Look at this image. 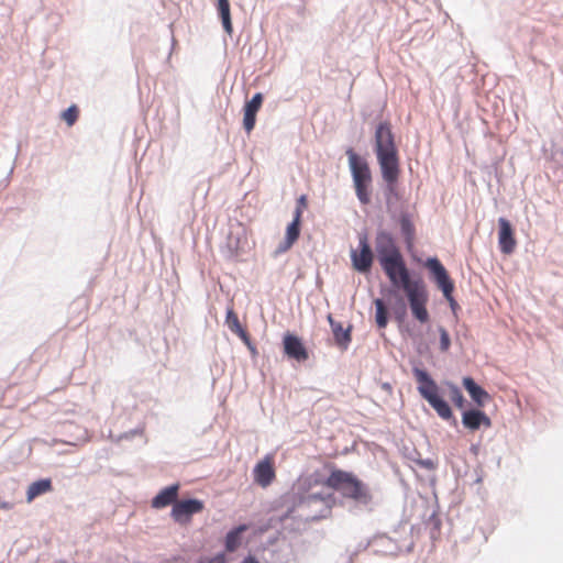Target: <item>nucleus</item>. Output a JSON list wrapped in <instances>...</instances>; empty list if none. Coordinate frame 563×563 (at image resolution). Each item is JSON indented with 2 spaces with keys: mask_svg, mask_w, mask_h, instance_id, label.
Wrapping results in <instances>:
<instances>
[{
  "mask_svg": "<svg viewBox=\"0 0 563 563\" xmlns=\"http://www.w3.org/2000/svg\"><path fill=\"white\" fill-rule=\"evenodd\" d=\"M375 152L382 177L391 191L399 177V161L394 135L387 122H380L375 130Z\"/></svg>",
  "mask_w": 563,
  "mask_h": 563,
  "instance_id": "1",
  "label": "nucleus"
},
{
  "mask_svg": "<svg viewBox=\"0 0 563 563\" xmlns=\"http://www.w3.org/2000/svg\"><path fill=\"white\" fill-rule=\"evenodd\" d=\"M380 266L387 275L391 287L395 289L394 291H390L395 295V301L391 306L393 313L396 320L402 322L407 317V303L405 298L398 294V290L402 289L405 291L422 283V280L411 279L409 269L406 266L402 255L391 260L387 258Z\"/></svg>",
  "mask_w": 563,
  "mask_h": 563,
  "instance_id": "2",
  "label": "nucleus"
},
{
  "mask_svg": "<svg viewBox=\"0 0 563 563\" xmlns=\"http://www.w3.org/2000/svg\"><path fill=\"white\" fill-rule=\"evenodd\" d=\"M325 483L328 487L338 490L342 496L353 499L358 505L366 506L372 501V495L367 485L352 473L333 471Z\"/></svg>",
  "mask_w": 563,
  "mask_h": 563,
  "instance_id": "3",
  "label": "nucleus"
},
{
  "mask_svg": "<svg viewBox=\"0 0 563 563\" xmlns=\"http://www.w3.org/2000/svg\"><path fill=\"white\" fill-rule=\"evenodd\" d=\"M412 373L419 383L417 389L421 397L428 401L441 419H453L455 424L456 420L453 418V412L449 404L440 397L439 387L434 379L424 369L419 367H413Z\"/></svg>",
  "mask_w": 563,
  "mask_h": 563,
  "instance_id": "4",
  "label": "nucleus"
},
{
  "mask_svg": "<svg viewBox=\"0 0 563 563\" xmlns=\"http://www.w3.org/2000/svg\"><path fill=\"white\" fill-rule=\"evenodd\" d=\"M334 504V498L330 493H311L305 496L299 507L307 510V517L312 520L327 518Z\"/></svg>",
  "mask_w": 563,
  "mask_h": 563,
  "instance_id": "5",
  "label": "nucleus"
},
{
  "mask_svg": "<svg viewBox=\"0 0 563 563\" xmlns=\"http://www.w3.org/2000/svg\"><path fill=\"white\" fill-rule=\"evenodd\" d=\"M412 316L420 322L429 321L427 303L429 300L428 291L422 283L405 290Z\"/></svg>",
  "mask_w": 563,
  "mask_h": 563,
  "instance_id": "6",
  "label": "nucleus"
},
{
  "mask_svg": "<svg viewBox=\"0 0 563 563\" xmlns=\"http://www.w3.org/2000/svg\"><path fill=\"white\" fill-rule=\"evenodd\" d=\"M424 266L429 269L432 275L433 280L437 283L438 287L442 290L444 298L448 301L453 302L452 292L454 289V285L449 277V274L445 267L441 264V262L437 257H429Z\"/></svg>",
  "mask_w": 563,
  "mask_h": 563,
  "instance_id": "7",
  "label": "nucleus"
},
{
  "mask_svg": "<svg viewBox=\"0 0 563 563\" xmlns=\"http://www.w3.org/2000/svg\"><path fill=\"white\" fill-rule=\"evenodd\" d=\"M360 252L356 250L351 251V261L355 271L360 273H367L373 264V252L368 244L366 234L358 236Z\"/></svg>",
  "mask_w": 563,
  "mask_h": 563,
  "instance_id": "8",
  "label": "nucleus"
},
{
  "mask_svg": "<svg viewBox=\"0 0 563 563\" xmlns=\"http://www.w3.org/2000/svg\"><path fill=\"white\" fill-rule=\"evenodd\" d=\"M375 250L380 265H383L387 258L391 260L401 255L396 246L393 235L386 231H379L377 233L375 239Z\"/></svg>",
  "mask_w": 563,
  "mask_h": 563,
  "instance_id": "9",
  "label": "nucleus"
},
{
  "mask_svg": "<svg viewBox=\"0 0 563 563\" xmlns=\"http://www.w3.org/2000/svg\"><path fill=\"white\" fill-rule=\"evenodd\" d=\"M203 509V503L199 499H186L176 501L173 505L170 516L179 523L186 522L195 514L200 512Z\"/></svg>",
  "mask_w": 563,
  "mask_h": 563,
  "instance_id": "10",
  "label": "nucleus"
},
{
  "mask_svg": "<svg viewBox=\"0 0 563 563\" xmlns=\"http://www.w3.org/2000/svg\"><path fill=\"white\" fill-rule=\"evenodd\" d=\"M346 155L353 183H371L372 176L366 161L361 158L352 148L346 151Z\"/></svg>",
  "mask_w": 563,
  "mask_h": 563,
  "instance_id": "11",
  "label": "nucleus"
},
{
  "mask_svg": "<svg viewBox=\"0 0 563 563\" xmlns=\"http://www.w3.org/2000/svg\"><path fill=\"white\" fill-rule=\"evenodd\" d=\"M284 353L299 363L308 360V352L300 338L295 334L286 333L283 339Z\"/></svg>",
  "mask_w": 563,
  "mask_h": 563,
  "instance_id": "12",
  "label": "nucleus"
},
{
  "mask_svg": "<svg viewBox=\"0 0 563 563\" xmlns=\"http://www.w3.org/2000/svg\"><path fill=\"white\" fill-rule=\"evenodd\" d=\"M498 244L504 254H511L516 247V241L510 222L506 218L498 219Z\"/></svg>",
  "mask_w": 563,
  "mask_h": 563,
  "instance_id": "13",
  "label": "nucleus"
},
{
  "mask_svg": "<svg viewBox=\"0 0 563 563\" xmlns=\"http://www.w3.org/2000/svg\"><path fill=\"white\" fill-rule=\"evenodd\" d=\"M462 424L471 430L475 431L481 428V426H484L486 428H489L492 426L490 418L483 411L478 409H470L465 410L462 413Z\"/></svg>",
  "mask_w": 563,
  "mask_h": 563,
  "instance_id": "14",
  "label": "nucleus"
},
{
  "mask_svg": "<svg viewBox=\"0 0 563 563\" xmlns=\"http://www.w3.org/2000/svg\"><path fill=\"white\" fill-rule=\"evenodd\" d=\"M263 101L261 92L255 93L244 107L243 126L246 132H251L254 129L256 121V113L260 110Z\"/></svg>",
  "mask_w": 563,
  "mask_h": 563,
  "instance_id": "15",
  "label": "nucleus"
},
{
  "mask_svg": "<svg viewBox=\"0 0 563 563\" xmlns=\"http://www.w3.org/2000/svg\"><path fill=\"white\" fill-rule=\"evenodd\" d=\"M463 386L467 390L472 400L478 407H484L490 400L489 394L479 385H477L472 377H464Z\"/></svg>",
  "mask_w": 563,
  "mask_h": 563,
  "instance_id": "16",
  "label": "nucleus"
},
{
  "mask_svg": "<svg viewBox=\"0 0 563 563\" xmlns=\"http://www.w3.org/2000/svg\"><path fill=\"white\" fill-rule=\"evenodd\" d=\"M225 323L228 325V328L233 332L235 333L236 335H239V338L247 345V347L252 351V352H255V347L252 345L251 341H250V338H249V334L246 333V331L241 327L240 324V321H239V318L238 316L234 313V311L230 308L228 309L227 311V318H225Z\"/></svg>",
  "mask_w": 563,
  "mask_h": 563,
  "instance_id": "17",
  "label": "nucleus"
},
{
  "mask_svg": "<svg viewBox=\"0 0 563 563\" xmlns=\"http://www.w3.org/2000/svg\"><path fill=\"white\" fill-rule=\"evenodd\" d=\"M253 473L255 482L262 487L268 486L275 476L274 470L267 460L258 462Z\"/></svg>",
  "mask_w": 563,
  "mask_h": 563,
  "instance_id": "18",
  "label": "nucleus"
},
{
  "mask_svg": "<svg viewBox=\"0 0 563 563\" xmlns=\"http://www.w3.org/2000/svg\"><path fill=\"white\" fill-rule=\"evenodd\" d=\"M178 489L177 484L165 487L152 499V507L161 509L173 504L177 498Z\"/></svg>",
  "mask_w": 563,
  "mask_h": 563,
  "instance_id": "19",
  "label": "nucleus"
},
{
  "mask_svg": "<svg viewBox=\"0 0 563 563\" xmlns=\"http://www.w3.org/2000/svg\"><path fill=\"white\" fill-rule=\"evenodd\" d=\"M247 529H249L247 525H240L227 533L225 541H224L227 551L233 552L240 547L241 541H242L241 536Z\"/></svg>",
  "mask_w": 563,
  "mask_h": 563,
  "instance_id": "20",
  "label": "nucleus"
},
{
  "mask_svg": "<svg viewBox=\"0 0 563 563\" xmlns=\"http://www.w3.org/2000/svg\"><path fill=\"white\" fill-rule=\"evenodd\" d=\"M328 321L331 325L335 342L343 349H346L351 342L350 329L344 330L341 323L334 321L331 316L328 317Z\"/></svg>",
  "mask_w": 563,
  "mask_h": 563,
  "instance_id": "21",
  "label": "nucleus"
},
{
  "mask_svg": "<svg viewBox=\"0 0 563 563\" xmlns=\"http://www.w3.org/2000/svg\"><path fill=\"white\" fill-rule=\"evenodd\" d=\"M52 488V482L48 478L38 479L29 485L26 490V500L30 503L35 497L49 492Z\"/></svg>",
  "mask_w": 563,
  "mask_h": 563,
  "instance_id": "22",
  "label": "nucleus"
},
{
  "mask_svg": "<svg viewBox=\"0 0 563 563\" xmlns=\"http://www.w3.org/2000/svg\"><path fill=\"white\" fill-rule=\"evenodd\" d=\"M300 219H301V209L300 207H296L294 212V219L288 224L286 229V235L285 239L289 242H296L300 234Z\"/></svg>",
  "mask_w": 563,
  "mask_h": 563,
  "instance_id": "23",
  "label": "nucleus"
},
{
  "mask_svg": "<svg viewBox=\"0 0 563 563\" xmlns=\"http://www.w3.org/2000/svg\"><path fill=\"white\" fill-rule=\"evenodd\" d=\"M218 11H219V15L221 18L224 31L229 35H231L233 32V27H232V22H231L229 0H218Z\"/></svg>",
  "mask_w": 563,
  "mask_h": 563,
  "instance_id": "24",
  "label": "nucleus"
},
{
  "mask_svg": "<svg viewBox=\"0 0 563 563\" xmlns=\"http://www.w3.org/2000/svg\"><path fill=\"white\" fill-rule=\"evenodd\" d=\"M400 230L408 242H410L415 234V228L407 213H402L399 219Z\"/></svg>",
  "mask_w": 563,
  "mask_h": 563,
  "instance_id": "25",
  "label": "nucleus"
},
{
  "mask_svg": "<svg viewBox=\"0 0 563 563\" xmlns=\"http://www.w3.org/2000/svg\"><path fill=\"white\" fill-rule=\"evenodd\" d=\"M375 308H376V314H375L376 323H377L378 328H380V329L385 328L387 325L388 318H387V311H386L384 301L382 299H376Z\"/></svg>",
  "mask_w": 563,
  "mask_h": 563,
  "instance_id": "26",
  "label": "nucleus"
},
{
  "mask_svg": "<svg viewBox=\"0 0 563 563\" xmlns=\"http://www.w3.org/2000/svg\"><path fill=\"white\" fill-rule=\"evenodd\" d=\"M446 385L450 390L451 400L457 408L462 409L464 407L465 399L461 389L453 383H446Z\"/></svg>",
  "mask_w": 563,
  "mask_h": 563,
  "instance_id": "27",
  "label": "nucleus"
},
{
  "mask_svg": "<svg viewBox=\"0 0 563 563\" xmlns=\"http://www.w3.org/2000/svg\"><path fill=\"white\" fill-rule=\"evenodd\" d=\"M356 197L360 200L362 205H367L371 201L369 192H368V185L369 183H353Z\"/></svg>",
  "mask_w": 563,
  "mask_h": 563,
  "instance_id": "28",
  "label": "nucleus"
},
{
  "mask_svg": "<svg viewBox=\"0 0 563 563\" xmlns=\"http://www.w3.org/2000/svg\"><path fill=\"white\" fill-rule=\"evenodd\" d=\"M440 333V349L441 351L445 352L449 350L451 345V340L448 331L444 328H439Z\"/></svg>",
  "mask_w": 563,
  "mask_h": 563,
  "instance_id": "29",
  "label": "nucleus"
},
{
  "mask_svg": "<svg viewBox=\"0 0 563 563\" xmlns=\"http://www.w3.org/2000/svg\"><path fill=\"white\" fill-rule=\"evenodd\" d=\"M63 119L66 121L68 125H73L77 120V109L75 106H70L63 112Z\"/></svg>",
  "mask_w": 563,
  "mask_h": 563,
  "instance_id": "30",
  "label": "nucleus"
},
{
  "mask_svg": "<svg viewBox=\"0 0 563 563\" xmlns=\"http://www.w3.org/2000/svg\"><path fill=\"white\" fill-rule=\"evenodd\" d=\"M198 563H225V556L222 553H218L212 558L201 559Z\"/></svg>",
  "mask_w": 563,
  "mask_h": 563,
  "instance_id": "31",
  "label": "nucleus"
},
{
  "mask_svg": "<svg viewBox=\"0 0 563 563\" xmlns=\"http://www.w3.org/2000/svg\"><path fill=\"white\" fill-rule=\"evenodd\" d=\"M292 244L294 242H289L288 240L284 239V241L280 242L277 249L275 250L274 255L277 256L282 253L287 252L292 246Z\"/></svg>",
  "mask_w": 563,
  "mask_h": 563,
  "instance_id": "32",
  "label": "nucleus"
},
{
  "mask_svg": "<svg viewBox=\"0 0 563 563\" xmlns=\"http://www.w3.org/2000/svg\"><path fill=\"white\" fill-rule=\"evenodd\" d=\"M306 206V196H300L299 199L297 200V207H300V209L302 210V208Z\"/></svg>",
  "mask_w": 563,
  "mask_h": 563,
  "instance_id": "33",
  "label": "nucleus"
},
{
  "mask_svg": "<svg viewBox=\"0 0 563 563\" xmlns=\"http://www.w3.org/2000/svg\"><path fill=\"white\" fill-rule=\"evenodd\" d=\"M241 563H260V562L257 560H255L254 558L249 556V558L244 559Z\"/></svg>",
  "mask_w": 563,
  "mask_h": 563,
  "instance_id": "34",
  "label": "nucleus"
},
{
  "mask_svg": "<svg viewBox=\"0 0 563 563\" xmlns=\"http://www.w3.org/2000/svg\"><path fill=\"white\" fill-rule=\"evenodd\" d=\"M471 451L476 454L477 451H478V446L477 445H472L471 446Z\"/></svg>",
  "mask_w": 563,
  "mask_h": 563,
  "instance_id": "35",
  "label": "nucleus"
},
{
  "mask_svg": "<svg viewBox=\"0 0 563 563\" xmlns=\"http://www.w3.org/2000/svg\"><path fill=\"white\" fill-rule=\"evenodd\" d=\"M450 302V306L452 309H454V307L456 306V301L453 299V302L452 301H449Z\"/></svg>",
  "mask_w": 563,
  "mask_h": 563,
  "instance_id": "36",
  "label": "nucleus"
}]
</instances>
